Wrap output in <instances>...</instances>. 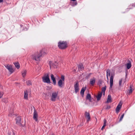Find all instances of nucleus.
Masks as SVG:
<instances>
[{
  "label": "nucleus",
  "mask_w": 135,
  "mask_h": 135,
  "mask_svg": "<svg viewBox=\"0 0 135 135\" xmlns=\"http://www.w3.org/2000/svg\"><path fill=\"white\" fill-rule=\"evenodd\" d=\"M30 58L35 61H39L40 60L41 55L38 52L35 51L30 56Z\"/></svg>",
  "instance_id": "nucleus-1"
},
{
  "label": "nucleus",
  "mask_w": 135,
  "mask_h": 135,
  "mask_svg": "<svg viewBox=\"0 0 135 135\" xmlns=\"http://www.w3.org/2000/svg\"><path fill=\"white\" fill-rule=\"evenodd\" d=\"M65 80V76L63 75H62L61 79H60L58 82V85L60 88H64V82Z\"/></svg>",
  "instance_id": "nucleus-2"
},
{
  "label": "nucleus",
  "mask_w": 135,
  "mask_h": 135,
  "mask_svg": "<svg viewBox=\"0 0 135 135\" xmlns=\"http://www.w3.org/2000/svg\"><path fill=\"white\" fill-rule=\"evenodd\" d=\"M58 46L61 49H64L67 47V43L66 41H60L58 42Z\"/></svg>",
  "instance_id": "nucleus-3"
},
{
  "label": "nucleus",
  "mask_w": 135,
  "mask_h": 135,
  "mask_svg": "<svg viewBox=\"0 0 135 135\" xmlns=\"http://www.w3.org/2000/svg\"><path fill=\"white\" fill-rule=\"evenodd\" d=\"M42 79L43 82L44 83H51L49 77V74L48 73L45 74Z\"/></svg>",
  "instance_id": "nucleus-4"
},
{
  "label": "nucleus",
  "mask_w": 135,
  "mask_h": 135,
  "mask_svg": "<svg viewBox=\"0 0 135 135\" xmlns=\"http://www.w3.org/2000/svg\"><path fill=\"white\" fill-rule=\"evenodd\" d=\"M58 94L57 92L54 91L53 92L51 95L50 100L52 102H55L56 100Z\"/></svg>",
  "instance_id": "nucleus-5"
},
{
  "label": "nucleus",
  "mask_w": 135,
  "mask_h": 135,
  "mask_svg": "<svg viewBox=\"0 0 135 135\" xmlns=\"http://www.w3.org/2000/svg\"><path fill=\"white\" fill-rule=\"evenodd\" d=\"M49 64L50 69L52 67L54 68H57L58 66V63L56 61L52 62L51 61H50Z\"/></svg>",
  "instance_id": "nucleus-6"
},
{
  "label": "nucleus",
  "mask_w": 135,
  "mask_h": 135,
  "mask_svg": "<svg viewBox=\"0 0 135 135\" xmlns=\"http://www.w3.org/2000/svg\"><path fill=\"white\" fill-rule=\"evenodd\" d=\"M38 114H37V112L35 110L33 113V118L34 120L36 122L38 123Z\"/></svg>",
  "instance_id": "nucleus-7"
},
{
  "label": "nucleus",
  "mask_w": 135,
  "mask_h": 135,
  "mask_svg": "<svg viewBox=\"0 0 135 135\" xmlns=\"http://www.w3.org/2000/svg\"><path fill=\"white\" fill-rule=\"evenodd\" d=\"M114 74H112L110 78V88H112L113 85V80L114 76Z\"/></svg>",
  "instance_id": "nucleus-8"
},
{
  "label": "nucleus",
  "mask_w": 135,
  "mask_h": 135,
  "mask_svg": "<svg viewBox=\"0 0 135 135\" xmlns=\"http://www.w3.org/2000/svg\"><path fill=\"white\" fill-rule=\"evenodd\" d=\"M75 91V93H77L79 91V84L78 81H76L74 85Z\"/></svg>",
  "instance_id": "nucleus-9"
},
{
  "label": "nucleus",
  "mask_w": 135,
  "mask_h": 135,
  "mask_svg": "<svg viewBox=\"0 0 135 135\" xmlns=\"http://www.w3.org/2000/svg\"><path fill=\"white\" fill-rule=\"evenodd\" d=\"M6 68L8 69L9 72L11 73H13L14 71L13 70L12 67L11 66L7 65L5 66Z\"/></svg>",
  "instance_id": "nucleus-10"
},
{
  "label": "nucleus",
  "mask_w": 135,
  "mask_h": 135,
  "mask_svg": "<svg viewBox=\"0 0 135 135\" xmlns=\"http://www.w3.org/2000/svg\"><path fill=\"white\" fill-rule=\"evenodd\" d=\"M85 115L86 118H87V122H89L90 119V117L89 113V112H85Z\"/></svg>",
  "instance_id": "nucleus-11"
},
{
  "label": "nucleus",
  "mask_w": 135,
  "mask_h": 135,
  "mask_svg": "<svg viewBox=\"0 0 135 135\" xmlns=\"http://www.w3.org/2000/svg\"><path fill=\"white\" fill-rule=\"evenodd\" d=\"M16 123L18 124H21V117H17L16 119Z\"/></svg>",
  "instance_id": "nucleus-12"
},
{
  "label": "nucleus",
  "mask_w": 135,
  "mask_h": 135,
  "mask_svg": "<svg viewBox=\"0 0 135 135\" xmlns=\"http://www.w3.org/2000/svg\"><path fill=\"white\" fill-rule=\"evenodd\" d=\"M122 105V104H120L118 105L116 109L115 112L116 113H118L119 112V110L121 107Z\"/></svg>",
  "instance_id": "nucleus-13"
},
{
  "label": "nucleus",
  "mask_w": 135,
  "mask_h": 135,
  "mask_svg": "<svg viewBox=\"0 0 135 135\" xmlns=\"http://www.w3.org/2000/svg\"><path fill=\"white\" fill-rule=\"evenodd\" d=\"M51 77L52 80L53 84L54 85H55L56 84V81L55 78L54 77V75L53 74H51Z\"/></svg>",
  "instance_id": "nucleus-14"
},
{
  "label": "nucleus",
  "mask_w": 135,
  "mask_h": 135,
  "mask_svg": "<svg viewBox=\"0 0 135 135\" xmlns=\"http://www.w3.org/2000/svg\"><path fill=\"white\" fill-rule=\"evenodd\" d=\"M14 111L13 109L11 108L10 109L9 112V114H8V116L11 117L14 115Z\"/></svg>",
  "instance_id": "nucleus-15"
},
{
  "label": "nucleus",
  "mask_w": 135,
  "mask_h": 135,
  "mask_svg": "<svg viewBox=\"0 0 135 135\" xmlns=\"http://www.w3.org/2000/svg\"><path fill=\"white\" fill-rule=\"evenodd\" d=\"M95 81V79L94 78H93L92 79H90V83L91 85H93Z\"/></svg>",
  "instance_id": "nucleus-16"
},
{
  "label": "nucleus",
  "mask_w": 135,
  "mask_h": 135,
  "mask_svg": "<svg viewBox=\"0 0 135 135\" xmlns=\"http://www.w3.org/2000/svg\"><path fill=\"white\" fill-rule=\"evenodd\" d=\"M41 55V57L42 55H44L45 52V49H42L39 52H38Z\"/></svg>",
  "instance_id": "nucleus-17"
},
{
  "label": "nucleus",
  "mask_w": 135,
  "mask_h": 135,
  "mask_svg": "<svg viewBox=\"0 0 135 135\" xmlns=\"http://www.w3.org/2000/svg\"><path fill=\"white\" fill-rule=\"evenodd\" d=\"M133 86L132 85H131L129 87V89H128V93L129 94H130L134 90V89L133 88Z\"/></svg>",
  "instance_id": "nucleus-18"
},
{
  "label": "nucleus",
  "mask_w": 135,
  "mask_h": 135,
  "mask_svg": "<svg viewBox=\"0 0 135 135\" xmlns=\"http://www.w3.org/2000/svg\"><path fill=\"white\" fill-rule=\"evenodd\" d=\"M102 92H101L99 93L98 95L96 97L97 100L98 101L100 100L102 95Z\"/></svg>",
  "instance_id": "nucleus-19"
},
{
  "label": "nucleus",
  "mask_w": 135,
  "mask_h": 135,
  "mask_svg": "<svg viewBox=\"0 0 135 135\" xmlns=\"http://www.w3.org/2000/svg\"><path fill=\"white\" fill-rule=\"evenodd\" d=\"M28 94L27 91L26 90L24 92V99L27 100L28 99Z\"/></svg>",
  "instance_id": "nucleus-20"
},
{
  "label": "nucleus",
  "mask_w": 135,
  "mask_h": 135,
  "mask_svg": "<svg viewBox=\"0 0 135 135\" xmlns=\"http://www.w3.org/2000/svg\"><path fill=\"white\" fill-rule=\"evenodd\" d=\"M86 99L89 100L90 102L91 101V97L90 94H88L86 98Z\"/></svg>",
  "instance_id": "nucleus-21"
},
{
  "label": "nucleus",
  "mask_w": 135,
  "mask_h": 135,
  "mask_svg": "<svg viewBox=\"0 0 135 135\" xmlns=\"http://www.w3.org/2000/svg\"><path fill=\"white\" fill-rule=\"evenodd\" d=\"M86 89V87H85L84 88L83 87L82 88L80 91V93L81 95H84V91Z\"/></svg>",
  "instance_id": "nucleus-22"
},
{
  "label": "nucleus",
  "mask_w": 135,
  "mask_h": 135,
  "mask_svg": "<svg viewBox=\"0 0 135 135\" xmlns=\"http://www.w3.org/2000/svg\"><path fill=\"white\" fill-rule=\"evenodd\" d=\"M78 68L79 70L81 71L83 70L84 69V67L82 64L79 65L78 66Z\"/></svg>",
  "instance_id": "nucleus-23"
},
{
  "label": "nucleus",
  "mask_w": 135,
  "mask_h": 135,
  "mask_svg": "<svg viewBox=\"0 0 135 135\" xmlns=\"http://www.w3.org/2000/svg\"><path fill=\"white\" fill-rule=\"evenodd\" d=\"M111 102V97L110 95H109L108 96L107 102V103H109Z\"/></svg>",
  "instance_id": "nucleus-24"
},
{
  "label": "nucleus",
  "mask_w": 135,
  "mask_h": 135,
  "mask_svg": "<svg viewBox=\"0 0 135 135\" xmlns=\"http://www.w3.org/2000/svg\"><path fill=\"white\" fill-rule=\"evenodd\" d=\"M26 73L27 71L26 70H24L22 72V75L23 77L24 78L25 77Z\"/></svg>",
  "instance_id": "nucleus-25"
},
{
  "label": "nucleus",
  "mask_w": 135,
  "mask_h": 135,
  "mask_svg": "<svg viewBox=\"0 0 135 135\" xmlns=\"http://www.w3.org/2000/svg\"><path fill=\"white\" fill-rule=\"evenodd\" d=\"M106 89V86H105L103 87H102V93L103 92V95H104L105 94V91Z\"/></svg>",
  "instance_id": "nucleus-26"
},
{
  "label": "nucleus",
  "mask_w": 135,
  "mask_h": 135,
  "mask_svg": "<svg viewBox=\"0 0 135 135\" xmlns=\"http://www.w3.org/2000/svg\"><path fill=\"white\" fill-rule=\"evenodd\" d=\"M123 80V78H121V79H120L119 80V88H118L119 89H120V88L121 87L122 82V81Z\"/></svg>",
  "instance_id": "nucleus-27"
},
{
  "label": "nucleus",
  "mask_w": 135,
  "mask_h": 135,
  "mask_svg": "<svg viewBox=\"0 0 135 135\" xmlns=\"http://www.w3.org/2000/svg\"><path fill=\"white\" fill-rule=\"evenodd\" d=\"M14 65L16 68L18 69L20 68V64L18 62L15 63Z\"/></svg>",
  "instance_id": "nucleus-28"
},
{
  "label": "nucleus",
  "mask_w": 135,
  "mask_h": 135,
  "mask_svg": "<svg viewBox=\"0 0 135 135\" xmlns=\"http://www.w3.org/2000/svg\"><path fill=\"white\" fill-rule=\"evenodd\" d=\"M107 75L106 76H110V70L108 69L106 71Z\"/></svg>",
  "instance_id": "nucleus-29"
},
{
  "label": "nucleus",
  "mask_w": 135,
  "mask_h": 135,
  "mask_svg": "<svg viewBox=\"0 0 135 135\" xmlns=\"http://www.w3.org/2000/svg\"><path fill=\"white\" fill-rule=\"evenodd\" d=\"M26 83L27 84L28 86H30L32 85V83L31 82V81L30 80H29L27 81H26Z\"/></svg>",
  "instance_id": "nucleus-30"
},
{
  "label": "nucleus",
  "mask_w": 135,
  "mask_h": 135,
  "mask_svg": "<svg viewBox=\"0 0 135 135\" xmlns=\"http://www.w3.org/2000/svg\"><path fill=\"white\" fill-rule=\"evenodd\" d=\"M127 67L128 69H130L131 66V64L130 62V63H128L126 64Z\"/></svg>",
  "instance_id": "nucleus-31"
},
{
  "label": "nucleus",
  "mask_w": 135,
  "mask_h": 135,
  "mask_svg": "<svg viewBox=\"0 0 135 135\" xmlns=\"http://www.w3.org/2000/svg\"><path fill=\"white\" fill-rule=\"evenodd\" d=\"M3 101L4 102L7 103L8 102V99L7 98H5L3 99Z\"/></svg>",
  "instance_id": "nucleus-32"
},
{
  "label": "nucleus",
  "mask_w": 135,
  "mask_h": 135,
  "mask_svg": "<svg viewBox=\"0 0 135 135\" xmlns=\"http://www.w3.org/2000/svg\"><path fill=\"white\" fill-rule=\"evenodd\" d=\"M8 135H15V133L13 132H12V133H11V132H9L8 133Z\"/></svg>",
  "instance_id": "nucleus-33"
},
{
  "label": "nucleus",
  "mask_w": 135,
  "mask_h": 135,
  "mask_svg": "<svg viewBox=\"0 0 135 135\" xmlns=\"http://www.w3.org/2000/svg\"><path fill=\"white\" fill-rule=\"evenodd\" d=\"M124 114H123L121 116V117L120 118V119H119V121H121L124 117Z\"/></svg>",
  "instance_id": "nucleus-34"
},
{
  "label": "nucleus",
  "mask_w": 135,
  "mask_h": 135,
  "mask_svg": "<svg viewBox=\"0 0 135 135\" xmlns=\"http://www.w3.org/2000/svg\"><path fill=\"white\" fill-rule=\"evenodd\" d=\"M107 123V120L106 119H104V125L105 126H106V124Z\"/></svg>",
  "instance_id": "nucleus-35"
},
{
  "label": "nucleus",
  "mask_w": 135,
  "mask_h": 135,
  "mask_svg": "<svg viewBox=\"0 0 135 135\" xmlns=\"http://www.w3.org/2000/svg\"><path fill=\"white\" fill-rule=\"evenodd\" d=\"M92 74L91 73L89 74L86 77V78L88 79L90 77V75Z\"/></svg>",
  "instance_id": "nucleus-36"
},
{
  "label": "nucleus",
  "mask_w": 135,
  "mask_h": 135,
  "mask_svg": "<svg viewBox=\"0 0 135 135\" xmlns=\"http://www.w3.org/2000/svg\"><path fill=\"white\" fill-rule=\"evenodd\" d=\"M110 108H111V107L110 105H108L107 106V107L106 108V109H110Z\"/></svg>",
  "instance_id": "nucleus-37"
},
{
  "label": "nucleus",
  "mask_w": 135,
  "mask_h": 135,
  "mask_svg": "<svg viewBox=\"0 0 135 135\" xmlns=\"http://www.w3.org/2000/svg\"><path fill=\"white\" fill-rule=\"evenodd\" d=\"M3 95V94L2 93H1V92L0 93V96L1 98L2 97Z\"/></svg>",
  "instance_id": "nucleus-38"
},
{
  "label": "nucleus",
  "mask_w": 135,
  "mask_h": 135,
  "mask_svg": "<svg viewBox=\"0 0 135 135\" xmlns=\"http://www.w3.org/2000/svg\"><path fill=\"white\" fill-rule=\"evenodd\" d=\"M105 126L103 125L101 128V130H103V129L105 127Z\"/></svg>",
  "instance_id": "nucleus-39"
},
{
  "label": "nucleus",
  "mask_w": 135,
  "mask_h": 135,
  "mask_svg": "<svg viewBox=\"0 0 135 135\" xmlns=\"http://www.w3.org/2000/svg\"><path fill=\"white\" fill-rule=\"evenodd\" d=\"M123 66L122 65H120L119 67L120 69H121L122 68Z\"/></svg>",
  "instance_id": "nucleus-40"
},
{
  "label": "nucleus",
  "mask_w": 135,
  "mask_h": 135,
  "mask_svg": "<svg viewBox=\"0 0 135 135\" xmlns=\"http://www.w3.org/2000/svg\"><path fill=\"white\" fill-rule=\"evenodd\" d=\"M132 6H133L135 7V3L132 4Z\"/></svg>",
  "instance_id": "nucleus-41"
},
{
  "label": "nucleus",
  "mask_w": 135,
  "mask_h": 135,
  "mask_svg": "<svg viewBox=\"0 0 135 135\" xmlns=\"http://www.w3.org/2000/svg\"><path fill=\"white\" fill-rule=\"evenodd\" d=\"M107 78L108 80V82L109 78L108 77V76H107Z\"/></svg>",
  "instance_id": "nucleus-42"
},
{
  "label": "nucleus",
  "mask_w": 135,
  "mask_h": 135,
  "mask_svg": "<svg viewBox=\"0 0 135 135\" xmlns=\"http://www.w3.org/2000/svg\"><path fill=\"white\" fill-rule=\"evenodd\" d=\"M75 4V5H76L77 4V2L76 1L75 2H74Z\"/></svg>",
  "instance_id": "nucleus-43"
},
{
  "label": "nucleus",
  "mask_w": 135,
  "mask_h": 135,
  "mask_svg": "<svg viewBox=\"0 0 135 135\" xmlns=\"http://www.w3.org/2000/svg\"><path fill=\"white\" fill-rule=\"evenodd\" d=\"M3 0H0V3L3 2Z\"/></svg>",
  "instance_id": "nucleus-44"
},
{
  "label": "nucleus",
  "mask_w": 135,
  "mask_h": 135,
  "mask_svg": "<svg viewBox=\"0 0 135 135\" xmlns=\"http://www.w3.org/2000/svg\"><path fill=\"white\" fill-rule=\"evenodd\" d=\"M71 1H75L76 0H71Z\"/></svg>",
  "instance_id": "nucleus-45"
}]
</instances>
